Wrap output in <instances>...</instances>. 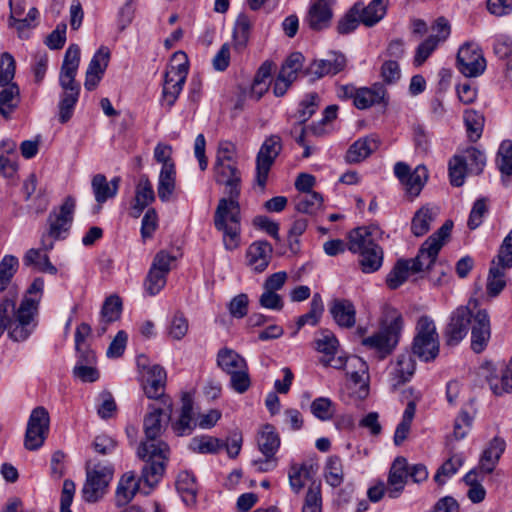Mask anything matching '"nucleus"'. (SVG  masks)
I'll use <instances>...</instances> for the list:
<instances>
[{"label":"nucleus","instance_id":"f257e3e1","mask_svg":"<svg viewBox=\"0 0 512 512\" xmlns=\"http://www.w3.org/2000/svg\"><path fill=\"white\" fill-rule=\"evenodd\" d=\"M170 418L171 415L168 417L165 407L156 404L148 405V412L143 420L146 439L140 443L137 449L138 457L145 462L142 467V479L149 488L148 491H144L146 495L158 485L165 473L170 449L165 442L158 438Z\"/></svg>","mask_w":512,"mask_h":512},{"label":"nucleus","instance_id":"f03ea898","mask_svg":"<svg viewBox=\"0 0 512 512\" xmlns=\"http://www.w3.org/2000/svg\"><path fill=\"white\" fill-rule=\"evenodd\" d=\"M469 324H471V348L475 353H481L491 337L489 315L483 309L473 312L469 306H460L453 311L445 330L446 342L450 346L461 342L468 333Z\"/></svg>","mask_w":512,"mask_h":512},{"label":"nucleus","instance_id":"7ed1b4c3","mask_svg":"<svg viewBox=\"0 0 512 512\" xmlns=\"http://www.w3.org/2000/svg\"><path fill=\"white\" fill-rule=\"evenodd\" d=\"M79 64L80 47L76 44H71L65 52L59 74V84L62 88L58 104L59 121L61 123H66L71 119L79 98L80 84L75 80Z\"/></svg>","mask_w":512,"mask_h":512},{"label":"nucleus","instance_id":"20e7f679","mask_svg":"<svg viewBox=\"0 0 512 512\" xmlns=\"http://www.w3.org/2000/svg\"><path fill=\"white\" fill-rule=\"evenodd\" d=\"M44 280L36 278L27 290V295L10 322V337L14 341L26 340L36 327L35 317L38 313L39 302L42 297Z\"/></svg>","mask_w":512,"mask_h":512},{"label":"nucleus","instance_id":"39448f33","mask_svg":"<svg viewBox=\"0 0 512 512\" xmlns=\"http://www.w3.org/2000/svg\"><path fill=\"white\" fill-rule=\"evenodd\" d=\"M240 192L236 195L227 194L218 201L214 213V226L223 233V244L227 250H235L240 245L241 209Z\"/></svg>","mask_w":512,"mask_h":512},{"label":"nucleus","instance_id":"423d86ee","mask_svg":"<svg viewBox=\"0 0 512 512\" xmlns=\"http://www.w3.org/2000/svg\"><path fill=\"white\" fill-rule=\"evenodd\" d=\"M402 328V315L397 310L391 309L387 312L379 331L363 338L361 343L366 348L374 350L380 358H385L398 344Z\"/></svg>","mask_w":512,"mask_h":512},{"label":"nucleus","instance_id":"0eeeda50","mask_svg":"<svg viewBox=\"0 0 512 512\" xmlns=\"http://www.w3.org/2000/svg\"><path fill=\"white\" fill-rule=\"evenodd\" d=\"M416 334L412 344L413 355L429 362L439 354L440 342L435 323L427 315L421 316L416 324Z\"/></svg>","mask_w":512,"mask_h":512},{"label":"nucleus","instance_id":"6e6552de","mask_svg":"<svg viewBox=\"0 0 512 512\" xmlns=\"http://www.w3.org/2000/svg\"><path fill=\"white\" fill-rule=\"evenodd\" d=\"M283 149L282 139L278 135H270L262 143L255 160V185L264 191L269 172Z\"/></svg>","mask_w":512,"mask_h":512},{"label":"nucleus","instance_id":"1a4fd4ad","mask_svg":"<svg viewBox=\"0 0 512 512\" xmlns=\"http://www.w3.org/2000/svg\"><path fill=\"white\" fill-rule=\"evenodd\" d=\"M75 207V199L69 196L58 208H54L50 212L47 219L48 231L47 234H44L46 239L51 238V241L54 242L67 237L73 222Z\"/></svg>","mask_w":512,"mask_h":512},{"label":"nucleus","instance_id":"9d476101","mask_svg":"<svg viewBox=\"0 0 512 512\" xmlns=\"http://www.w3.org/2000/svg\"><path fill=\"white\" fill-rule=\"evenodd\" d=\"M113 467L110 465H96L93 469L87 470V477L82 488V495L85 501L94 503L101 499L106 493L109 482L113 477Z\"/></svg>","mask_w":512,"mask_h":512},{"label":"nucleus","instance_id":"9b49d317","mask_svg":"<svg viewBox=\"0 0 512 512\" xmlns=\"http://www.w3.org/2000/svg\"><path fill=\"white\" fill-rule=\"evenodd\" d=\"M50 417L48 411L42 407L32 410L28 419L24 446L28 450L40 448L49 432Z\"/></svg>","mask_w":512,"mask_h":512},{"label":"nucleus","instance_id":"f8f14e48","mask_svg":"<svg viewBox=\"0 0 512 512\" xmlns=\"http://www.w3.org/2000/svg\"><path fill=\"white\" fill-rule=\"evenodd\" d=\"M165 383L166 372L163 367L153 365L148 368L143 384L144 393L150 399H158L161 406L166 408L169 417L173 403L169 396L164 395Z\"/></svg>","mask_w":512,"mask_h":512},{"label":"nucleus","instance_id":"ddd939ff","mask_svg":"<svg viewBox=\"0 0 512 512\" xmlns=\"http://www.w3.org/2000/svg\"><path fill=\"white\" fill-rule=\"evenodd\" d=\"M457 67L466 77H477L486 68V61L481 49L475 44H464L457 54Z\"/></svg>","mask_w":512,"mask_h":512},{"label":"nucleus","instance_id":"4468645a","mask_svg":"<svg viewBox=\"0 0 512 512\" xmlns=\"http://www.w3.org/2000/svg\"><path fill=\"white\" fill-rule=\"evenodd\" d=\"M315 348L322 354L320 359L324 366H330L341 369L345 366L346 360L342 356H337L339 342L335 335L329 330H322L315 339Z\"/></svg>","mask_w":512,"mask_h":512},{"label":"nucleus","instance_id":"2eb2a0df","mask_svg":"<svg viewBox=\"0 0 512 512\" xmlns=\"http://www.w3.org/2000/svg\"><path fill=\"white\" fill-rule=\"evenodd\" d=\"M54 247V242L46 239V236L43 235L41 238V247L38 249L31 248L29 249L24 257L23 263L28 267H33L39 272L48 273L51 275H55L57 273V268L50 262L48 252L51 251Z\"/></svg>","mask_w":512,"mask_h":512},{"label":"nucleus","instance_id":"dca6fc26","mask_svg":"<svg viewBox=\"0 0 512 512\" xmlns=\"http://www.w3.org/2000/svg\"><path fill=\"white\" fill-rule=\"evenodd\" d=\"M9 7V26L17 30L19 37H23L26 30L36 27L39 12L35 7L30 8L25 17H23L26 8L25 0H9Z\"/></svg>","mask_w":512,"mask_h":512},{"label":"nucleus","instance_id":"f3484780","mask_svg":"<svg viewBox=\"0 0 512 512\" xmlns=\"http://www.w3.org/2000/svg\"><path fill=\"white\" fill-rule=\"evenodd\" d=\"M196 427L197 417L193 408V399L189 393H183L179 415L171 421V428L177 436L182 437L192 434Z\"/></svg>","mask_w":512,"mask_h":512},{"label":"nucleus","instance_id":"a211bd4d","mask_svg":"<svg viewBox=\"0 0 512 512\" xmlns=\"http://www.w3.org/2000/svg\"><path fill=\"white\" fill-rule=\"evenodd\" d=\"M409 478V464L405 457L394 459L388 472L387 495L391 499L400 497Z\"/></svg>","mask_w":512,"mask_h":512},{"label":"nucleus","instance_id":"6ab92c4d","mask_svg":"<svg viewBox=\"0 0 512 512\" xmlns=\"http://www.w3.org/2000/svg\"><path fill=\"white\" fill-rule=\"evenodd\" d=\"M213 170L216 183L226 187V194L236 195L240 192L241 174L237 161L215 162Z\"/></svg>","mask_w":512,"mask_h":512},{"label":"nucleus","instance_id":"aec40b11","mask_svg":"<svg viewBox=\"0 0 512 512\" xmlns=\"http://www.w3.org/2000/svg\"><path fill=\"white\" fill-rule=\"evenodd\" d=\"M110 51L107 47H100L92 57L86 71L84 86L87 90H94L102 79L108 66Z\"/></svg>","mask_w":512,"mask_h":512},{"label":"nucleus","instance_id":"412c9836","mask_svg":"<svg viewBox=\"0 0 512 512\" xmlns=\"http://www.w3.org/2000/svg\"><path fill=\"white\" fill-rule=\"evenodd\" d=\"M273 248L266 240L255 241L246 251L248 266L255 272H263L272 259Z\"/></svg>","mask_w":512,"mask_h":512},{"label":"nucleus","instance_id":"4be33fe9","mask_svg":"<svg viewBox=\"0 0 512 512\" xmlns=\"http://www.w3.org/2000/svg\"><path fill=\"white\" fill-rule=\"evenodd\" d=\"M375 105H388L387 90L382 83H374L371 87H361L355 97L354 106L360 110Z\"/></svg>","mask_w":512,"mask_h":512},{"label":"nucleus","instance_id":"5701e85b","mask_svg":"<svg viewBox=\"0 0 512 512\" xmlns=\"http://www.w3.org/2000/svg\"><path fill=\"white\" fill-rule=\"evenodd\" d=\"M347 364V376L351 382L359 388L358 396L364 398L368 394V365L360 357L353 356L345 359Z\"/></svg>","mask_w":512,"mask_h":512},{"label":"nucleus","instance_id":"b1692460","mask_svg":"<svg viewBox=\"0 0 512 512\" xmlns=\"http://www.w3.org/2000/svg\"><path fill=\"white\" fill-rule=\"evenodd\" d=\"M141 482L148 486L142 479V475L140 476L139 479H137L136 474L133 471H129L123 474L118 482L116 489V505L118 507L127 505L138 492Z\"/></svg>","mask_w":512,"mask_h":512},{"label":"nucleus","instance_id":"393cba45","mask_svg":"<svg viewBox=\"0 0 512 512\" xmlns=\"http://www.w3.org/2000/svg\"><path fill=\"white\" fill-rule=\"evenodd\" d=\"M335 0H317L309 9L307 22L311 29L322 30L330 24Z\"/></svg>","mask_w":512,"mask_h":512},{"label":"nucleus","instance_id":"a878e982","mask_svg":"<svg viewBox=\"0 0 512 512\" xmlns=\"http://www.w3.org/2000/svg\"><path fill=\"white\" fill-rule=\"evenodd\" d=\"M346 66V58L343 54L333 53L327 58L314 61L308 69L310 75L322 78L327 75H336Z\"/></svg>","mask_w":512,"mask_h":512},{"label":"nucleus","instance_id":"bb28decb","mask_svg":"<svg viewBox=\"0 0 512 512\" xmlns=\"http://www.w3.org/2000/svg\"><path fill=\"white\" fill-rule=\"evenodd\" d=\"M121 179L114 177L110 182L103 174H96L91 181L92 191L99 208L108 199L114 198L118 192Z\"/></svg>","mask_w":512,"mask_h":512},{"label":"nucleus","instance_id":"cd10ccee","mask_svg":"<svg viewBox=\"0 0 512 512\" xmlns=\"http://www.w3.org/2000/svg\"><path fill=\"white\" fill-rule=\"evenodd\" d=\"M377 228L374 227H358L353 229L348 235V249L352 253H361L370 248L379 247L374 242V234Z\"/></svg>","mask_w":512,"mask_h":512},{"label":"nucleus","instance_id":"c85d7f7f","mask_svg":"<svg viewBox=\"0 0 512 512\" xmlns=\"http://www.w3.org/2000/svg\"><path fill=\"white\" fill-rule=\"evenodd\" d=\"M330 313L335 322L344 328H351L356 323V309L348 299H334L330 302Z\"/></svg>","mask_w":512,"mask_h":512},{"label":"nucleus","instance_id":"c756f323","mask_svg":"<svg viewBox=\"0 0 512 512\" xmlns=\"http://www.w3.org/2000/svg\"><path fill=\"white\" fill-rule=\"evenodd\" d=\"M378 147L379 140L373 135L359 138L349 147L345 159L348 163H359L375 152Z\"/></svg>","mask_w":512,"mask_h":512},{"label":"nucleus","instance_id":"7c9ffc66","mask_svg":"<svg viewBox=\"0 0 512 512\" xmlns=\"http://www.w3.org/2000/svg\"><path fill=\"white\" fill-rule=\"evenodd\" d=\"M506 443L500 437H494L483 451L480 461L479 470L482 473L490 474L494 471L496 465L503 452L505 451Z\"/></svg>","mask_w":512,"mask_h":512},{"label":"nucleus","instance_id":"2f4dec72","mask_svg":"<svg viewBox=\"0 0 512 512\" xmlns=\"http://www.w3.org/2000/svg\"><path fill=\"white\" fill-rule=\"evenodd\" d=\"M155 200L152 183L147 175H141L135 188V198L132 205V215L139 217L142 211Z\"/></svg>","mask_w":512,"mask_h":512},{"label":"nucleus","instance_id":"473e14b6","mask_svg":"<svg viewBox=\"0 0 512 512\" xmlns=\"http://www.w3.org/2000/svg\"><path fill=\"white\" fill-rule=\"evenodd\" d=\"M389 0H372L367 6L357 2L360 21L367 27H372L380 22L387 13Z\"/></svg>","mask_w":512,"mask_h":512},{"label":"nucleus","instance_id":"72a5a7b5","mask_svg":"<svg viewBox=\"0 0 512 512\" xmlns=\"http://www.w3.org/2000/svg\"><path fill=\"white\" fill-rule=\"evenodd\" d=\"M122 302L117 295H111L103 303L97 333L99 336L106 333L108 325L117 321L121 316Z\"/></svg>","mask_w":512,"mask_h":512},{"label":"nucleus","instance_id":"f704fd0d","mask_svg":"<svg viewBox=\"0 0 512 512\" xmlns=\"http://www.w3.org/2000/svg\"><path fill=\"white\" fill-rule=\"evenodd\" d=\"M188 74V60L184 52L179 51L173 54L172 64L168 67L164 83L183 87Z\"/></svg>","mask_w":512,"mask_h":512},{"label":"nucleus","instance_id":"c9c22d12","mask_svg":"<svg viewBox=\"0 0 512 512\" xmlns=\"http://www.w3.org/2000/svg\"><path fill=\"white\" fill-rule=\"evenodd\" d=\"M0 114L10 118L20 103V89L16 83L0 85Z\"/></svg>","mask_w":512,"mask_h":512},{"label":"nucleus","instance_id":"e433bc0d","mask_svg":"<svg viewBox=\"0 0 512 512\" xmlns=\"http://www.w3.org/2000/svg\"><path fill=\"white\" fill-rule=\"evenodd\" d=\"M176 489L186 505L196 503L198 485L192 473L188 471L180 472L176 479Z\"/></svg>","mask_w":512,"mask_h":512},{"label":"nucleus","instance_id":"4c0bfd02","mask_svg":"<svg viewBox=\"0 0 512 512\" xmlns=\"http://www.w3.org/2000/svg\"><path fill=\"white\" fill-rule=\"evenodd\" d=\"M217 366L226 374H231L240 369H246V360L235 350L224 347L217 353Z\"/></svg>","mask_w":512,"mask_h":512},{"label":"nucleus","instance_id":"58836bf2","mask_svg":"<svg viewBox=\"0 0 512 512\" xmlns=\"http://www.w3.org/2000/svg\"><path fill=\"white\" fill-rule=\"evenodd\" d=\"M280 436L274 426L266 424L257 437V445L263 455H274L280 447Z\"/></svg>","mask_w":512,"mask_h":512},{"label":"nucleus","instance_id":"ea45409f","mask_svg":"<svg viewBox=\"0 0 512 512\" xmlns=\"http://www.w3.org/2000/svg\"><path fill=\"white\" fill-rule=\"evenodd\" d=\"M416 363L412 354L403 353L397 357L395 364L392 367L391 374L395 380L396 385L404 384L409 381L415 372Z\"/></svg>","mask_w":512,"mask_h":512},{"label":"nucleus","instance_id":"a19ab883","mask_svg":"<svg viewBox=\"0 0 512 512\" xmlns=\"http://www.w3.org/2000/svg\"><path fill=\"white\" fill-rule=\"evenodd\" d=\"M176 186V169L175 165H166L161 168L157 192L162 202H168L175 190Z\"/></svg>","mask_w":512,"mask_h":512},{"label":"nucleus","instance_id":"79ce46f5","mask_svg":"<svg viewBox=\"0 0 512 512\" xmlns=\"http://www.w3.org/2000/svg\"><path fill=\"white\" fill-rule=\"evenodd\" d=\"M312 472V465L292 463L288 471L291 489L298 494L304 488L306 481L311 478Z\"/></svg>","mask_w":512,"mask_h":512},{"label":"nucleus","instance_id":"37998d69","mask_svg":"<svg viewBox=\"0 0 512 512\" xmlns=\"http://www.w3.org/2000/svg\"><path fill=\"white\" fill-rule=\"evenodd\" d=\"M490 388L495 395H502L512 391V366L502 365L500 369V376L489 375L487 376Z\"/></svg>","mask_w":512,"mask_h":512},{"label":"nucleus","instance_id":"c03bdc74","mask_svg":"<svg viewBox=\"0 0 512 512\" xmlns=\"http://www.w3.org/2000/svg\"><path fill=\"white\" fill-rule=\"evenodd\" d=\"M490 388L495 395H502L512 391V366L502 365L500 369V376L489 375L487 376Z\"/></svg>","mask_w":512,"mask_h":512},{"label":"nucleus","instance_id":"a18cd8bd","mask_svg":"<svg viewBox=\"0 0 512 512\" xmlns=\"http://www.w3.org/2000/svg\"><path fill=\"white\" fill-rule=\"evenodd\" d=\"M252 29V20L244 13L238 15L234 26V46L237 51H242L249 40Z\"/></svg>","mask_w":512,"mask_h":512},{"label":"nucleus","instance_id":"49530a36","mask_svg":"<svg viewBox=\"0 0 512 512\" xmlns=\"http://www.w3.org/2000/svg\"><path fill=\"white\" fill-rule=\"evenodd\" d=\"M323 198L318 192L299 194L295 198V209L300 213L315 214L321 209Z\"/></svg>","mask_w":512,"mask_h":512},{"label":"nucleus","instance_id":"de8ad7c7","mask_svg":"<svg viewBox=\"0 0 512 512\" xmlns=\"http://www.w3.org/2000/svg\"><path fill=\"white\" fill-rule=\"evenodd\" d=\"M508 268H503L498 264H492L489 269L487 277L486 290L489 296L496 297L506 286L505 271Z\"/></svg>","mask_w":512,"mask_h":512},{"label":"nucleus","instance_id":"09e8293b","mask_svg":"<svg viewBox=\"0 0 512 512\" xmlns=\"http://www.w3.org/2000/svg\"><path fill=\"white\" fill-rule=\"evenodd\" d=\"M416 412V405L413 401H410L403 413L401 422L397 425L394 433V444L396 446L401 445L408 437L410 432L411 424L414 419Z\"/></svg>","mask_w":512,"mask_h":512},{"label":"nucleus","instance_id":"8fccbe9b","mask_svg":"<svg viewBox=\"0 0 512 512\" xmlns=\"http://www.w3.org/2000/svg\"><path fill=\"white\" fill-rule=\"evenodd\" d=\"M428 179V171L425 166L419 165L402 183L405 186L406 192L411 197H417L422 191Z\"/></svg>","mask_w":512,"mask_h":512},{"label":"nucleus","instance_id":"3c124183","mask_svg":"<svg viewBox=\"0 0 512 512\" xmlns=\"http://www.w3.org/2000/svg\"><path fill=\"white\" fill-rule=\"evenodd\" d=\"M359 263L364 273H373L379 270L383 263L382 248L379 246L361 252Z\"/></svg>","mask_w":512,"mask_h":512},{"label":"nucleus","instance_id":"603ef678","mask_svg":"<svg viewBox=\"0 0 512 512\" xmlns=\"http://www.w3.org/2000/svg\"><path fill=\"white\" fill-rule=\"evenodd\" d=\"M484 121V116L481 113L475 110H465L464 123L468 138L472 142H476L480 139L483 132Z\"/></svg>","mask_w":512,"mask_h":512},{"label":"nucleus","instance_id":"864d4df0","mask_svg":"<svg viewBox=\"0 0 512 512\" xmlns=\"http://www.w3.org/2000/svg\"><path fill=\"white\" fill-rule=\"evenodd\" d=\"M459 155L465 159V164L469 173L479 175L483 172L486 165V156L484 152L480 151L476 147H469Z\"/></svg>","mask_w":512,"mask_h":512},{"label":"nucleus","instance_id":"5fc2aeb1","mask_svg":"<svg viewBox=\"0 0 512 512\" xmlns=\"http://www.w3.org/2000/svg\"><path fill=\"white\" fill-rule=\"evenodd\" d=\"M449 179L452 186L461 187L465 182L466 173L469 172L465 159L454 155L448 163Z\"/></svg>","mask_w":512,"mask_h":512},{"label":"nucleus","instance_id":"6e6d98bb","mask_svg":"<svg viewBox=\"0 0 512 512\" xmlns=\"http://www.w3.org/2000/svg\"><path fill=\"white\" fill-rule=\"evenodd\" d=\"M19 261L13 255H5L0 261V292L7 289L17 272Z\"/></svg>","mask_w":512,"mask_h":512},{"label":"nucleus","instance_id":"4d7b16f0","mask_svg":"<svg viewBox=\"0 0 512 512\" xmlns=\"http://www.w3.org/2000/svg\"><path fill=\"white\" fill-rule=\"evenodd\" d=\"M310 411L317 419L328 421L335 414V404L328 397H318L312 401Z\"/></svg>","mask_w":512,"mask_h":512},{"label":"nucleus","instance_id":"13d9d810","mask_svg":"<svg viewBox=\"0 0 512 512\" xmlns=\"http://www.w3.org/2000/svg\"><path fill=\"white\" fill-rule=\"evenodd\" d=\"M320 98L317 93L307 94L300 102L297 111L299 126L307 122L319 107Z\"/></svg>","mask_w":512,"mask_h":512},{"label":"nucleus","instance_id":"bf43d9fd","mask_svg":"<svg viewBox=\"0 0 512 512\" xmlns=\"http://www.w3.org/2000/svg\"><path fill=\"white\" fill-rule=\"evenodd\" d=\"M433 219L434 216L432 211L427 207H422L415 213L412 219V233L417 237L423 236L429 231L430 224L433 221Z\"/></svg>","mask_w":512,"mask_h":512},{"label":"nucleus","instance_id":"052dcab7","mask_svg":"<svg viewBox=\"0 0 512 512\" xmlns=\"http://www.w3.org/2000/svg\"><path fill=\"white\" fill-rule=\"evenodd\" d=\"M222 447V443L219 439L212 436H200L192 438L189 448L197 453L201 454H213L216 453Z\"/></svg>","mask_w":512,"mask_h":512},{"label":"nucleus","instance_id":"680f3d73","mask_svg":"<svg viewBox=\"0 0 512 512\" xmlns=\"http://www.w3.org/2000/svg\"><path fill=\"white\" fill-rule=\"evenodd\" d=\"M344 479L342 461L337 456H331L325 467V480L332 487H338Z\"/></svg>","mask_w":512,"mask_h":512},{"label":"nucleus","instance_id":"e2e57ef3","mask_svg":"<svg viewBox=\"0 0 512 512\" xmlns=\"http://www.w3.org/2000/svg\"><path fill=\"white\" fill-rule=\"evenodd\" d=\"M302 512H322L321 483L311 482L306 493Z\"/></svg>","mask_w":512,"mask_h":512},{"label":"nucleus","instance_id":"0e129e2a","mask_svg":"<svg viewBox=\"0 0 512 512\" xmlns=\"http://www.w3.org/2000/svg\"><path fill=\"white\" fill-rule=\"evenodd\" d=\"M489 202V198L480 197L473 203L467 221L469 229L475 230L482 224L483 218L489 211Z\"/></svg>","mask_w":512,"mask_h":512},{"label":"nucleus","instance_id":"69168bd1","mask_svg":"<svg viewBox=\"0 0 512 512\" xmlns=\"http://www.w3.org/2000/svg\"><path fill=\"white\" fill-rule=\"evenodd\" d=\"M496 164L503 175H512V141L504 140L498 149Z\"/></svg>","mask_w":512,"mask_h":512},{"label":"nucleus","instance_id":"338daca9","mask_svg":"<svg viewBox=\"0 0 512 512\" xmlns=\"http://www.w3.org/2000/svg\"><path fill=\"white\" fill-rule=\"evenodd\" d=\"M409 272V261L399 260L387 276L386 283L388 287L396 289L401 286L407 280Z\"/></svg>","mask_w":512,"mask_h":512},{"label":"nucleus","instance_id":"774afa93","mask_svg":"<svg viewBox=\"0 0 512 512\" xmlns=\"http://www.w3.org/2000/svg\"><path fill=\"white\" fill-rule=\"evenodd\" d=\"M189 330L188 319L182 312H176L168 326V335L171 339L179 341L183 339Z\"/></svg>","mask_w":512,"mask_h":512}]
</instances>
